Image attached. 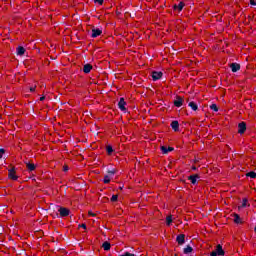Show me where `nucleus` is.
<instances>
[{
	"mask_svg": "<svg viewBox=\"0 0 256 256\" xmlns=\"http://www.w3.org/2000/svg\"><path fill=\"white\" fill-rule=\"evenodd\" d=\"M225 255V251L223 250V246H221V244H218L216 246L215 251H212L210 253V256H223Z\"/></svg>",
	"mask_w": 256,
	"mask_h": 256,
	"instance_id": "nucleus-1",
	"label": "nucleus"
},
{
	"mask_svg": "<svg viewBox=\"0 0 256 256\" xmlns=\"http://www.w3.org/2000/svg\"><path fill=\"white\" fill-rule=\"evenodd\" d=\"M8 177H9V179H12V181H17V179H19V176L17 175V172L15 171V167H12L8 170Z\"/></svg>",
	"mask_w": 256,
	"mask_h": 256,
	"instance_id": "nucleus-2",
	"label": "nucleus"
},
{
	"mask_svg": "<svg viewBox=\"0 0 256 256\" xmlns=\"http://www.w3.org/2000/svg\"><path fill=\"white\" fill-rule=\"evenodd\" d=\"M58 213L60 214V217H69L71 210L66 207H59Z\"/></svg>",
	"mask_w": 256,
	"mask_h": 256,
	"instance_id": "nucleus-3",
	"label": "nucleus"
},
{
	"mask_svg": "<svg viewBox=\"0 0 256 256\" xmlns=\"http://www.w3.org/2000/svg\"><path fill=\"white\" fill-rule=\"evenodd\" d=\"M100 35H103V30L99 28L92 29V34H91L92 39H96V37H100Z\"/></svg>",
	"mask_w": 256,
	"mask_h": 256,
	"instance_id": "nucleus-4",
	"label": "nucleus"
},
{
	"mask_svg": "<svg viewBox=\"0 0 256 256\" xmlns=\"http://www.w3.org/2000/svg\"><path fill=\"white\" fill-rule=\"evenodd\" d=\"M185 100L181 96H176V99L174 100V106L175 107H183V103Z\"/></svg>",
	"mask_w": 256,
	"mask_h": 256,
	"instance_id": "nucleus-5",
	"label": "nucleus"
},
{
	"mask_svg": "<svg viewBox=\"0 0 256 256\" xmlns=\"http://www.w3.org/2000/svg\"><path fill=\"white\" fill-rule=\"evenodd\" d=\"M247 131V124L245 122H241L238 124V133L240 135H243Z\"/></svg>",
	"mask_w": 256,
	"mask_h": 256,
	"instance_id": "nucleus-6",
	"label": "nucleus"
},
{
	"mask_svg": "<svg viewBox=\"0 0 256 256\" xmlns=\"http://www.w3.org/2000/svg\"><path fill=\"white\" fill-rule=\"evenodd\" d=\"M125 105H127V102H125V98H120V101L118 102V108L120 109V111H127Z\"/></svg>",
	"mask_w": 256,
	"mask_h": 256,
	"instance_id": "nucleus-7",
	"label": "nucleus"
},
{
	"mask_svg": "<svg viewBox=\"0 0 256 256\" xmlns=\"http://www.w3.org/2000/svg\"><path fill=\"white\" fill-rule=\"evenodd\" d=\"M197 179H201L199 174L190 175L188 177V181H190V183H192V185H196L197 184Z\"/></svg>",
	"mask_w": 256,
	"mask_h": 256,
	"instance_id": "nucleus-8",
	"label": "nucleus"
},
{
	"mask_svg": "<svg viewBox=\"0 0 256 256\" xmlns=\"http://www.w3.org/2000/svg\"><path fill=\"white\" fill-rule=\"evenodd\" d=\"M174 11H178V13H181L183 11V7H185L184 2H179L178 4H174Z\"/></svg>",
	"mask_w": 256,
	"mask_h": 256,
	"instance_id": "nucleus-9",
	"label": "nucleus"
},
{
	"mask_svg": "<svg viewBox=\"0 0 256 256\" xmlns=\"http://www.w3.org/2000/svg\"><path fill=\"white\" fill-rule=\"evenodd\" d=\"M161 77H163V72H157V71L152 72L153 81H159Z\"/></svg>",
	"mask_w": 256,
	"mask_h": 256,
	"instance_id": "nucleus-10",
	"label": "nucleus"
},
{
	"mask_svg": "<svg viewBox=\"0 0 256 256\" xmlns=\"http://www.w3.org/2000/svg\"><path fill=\"white\" fill-rule=\"evenodd\" d=\"M230 69H231L232 73H237V71H239L241 69V65L238 63H232V64H230Z\"/></svg>",
	"mask_w": 256,
	"mask_h": 256,
	"instance_id": "nucleus-11",
	"label": "nucleus"
},
{
	"mask_svg": "<svg viewBox=\"0 0 256 256\" xmlns=\"http://www.w3.org/2000/svg\"><path fill=\"white\" fill-rule=\"evenodd\" d=\"M176 241L178 245H183L185 243V235L184 234L178 235L176 238Z\"/></svg>",
	"mask_w": 256,
	"mask_h": 256,
	"instance_id": "nucleus-12",
	"label": "nucleus"
},
{
	"mask_svg": "<svg viewBox=\"0 0 256 256\" xmlns=\"http://www.w3.org/2000/svg\"><path fill=\"white\" fill-rule=\"evenodd\" d=\"M171 128L173 129V131L177 132L179 131V121L174 120L171 122Z\"/></svg>",
	"mask_w": 256,
	"mask_h": 256,
	"instance_id": "nucleus-13",
	"label": "nucleus"
},
{
	"mask_svg": "<svg viewBox=\"0 0 256 256\" xmlns=\"http://www.w3.org/2000/svg\"><path fill=\"white\" fill-rule=\"evenodd\" d=\"M233 217H234V223H236L237 225H241L243 223V220L241 219L239 214H233Z\"/></svg>",
	"mask_w": 256,
	"mask_h": 256,
	"instance_id": "nucleus-14",
	"label": "nucleus"
},
{
	"mask_svg": "<svg viewBox=\"0 0 256 256\" xmlns=\"http://www.w3.org/2000/svg\"><path fill=\"white\" fill-rule=\"evenodd\" d=\"M174 149L175 148H173V147H166V146H162L161 147V151H162V153H164V154H167V153H171V151H174Z\"/></svg>",
	"mask_w": 256,
	"mask_h": 256,
	"instance_id": "nucleus-15",
	"label": "nucleus"
},
{
	"mask_svg": "<svg viewBox=\"0 0 256 256\" xmlns=\"http://www.w3.org/2000/svg\"><path fill=\"white\" fill-rule=\"evenodd\" d=\"M93 69V66L91 65V64H86V65H84V67H83V71H84V73H91V70Z\"/></svg>",
	"mask_w": 256,
	"mask_h": 256,
	"instance_id": "nucleus-16",
	"label": "nucleus"
},
{
	"mask_svg": "<svg viewBox=\"0 0 256 256\" xmlns=\"http://www.w3.org/2000/svg\"><path fill=\"white\" fill-rule=\"evenodd\" d=\"M171 223H173V215H169V216L166 217L167 227H171Z\"/></svg>",
	"mask_w": 256,
	"mask_h": 256,
	"instance_id": "nucleus-17",
	"label": "nucleus"
},
{
	"mask_svg": "<svg viewBox=\"0 0 256 256\" xmlns=\"http://www.w3.org/2000/svg\"><path fill=\"white\" fill-rule=\"evenodd\" d=\"M102 248L104 249V251H109L111 249V243H109L108 241L104 242L102 244Z\"/></svg>",
	"mask_w": 256,
	"mask_h": 256,
	"instance_id": "nucleus-18",
	"label": "nucleus"
},
{
	"mask_svg": "<svg viewBox=\"0 0 256 256\" xmlns=\"http://www.w3.org/2000/svg\"><path fill=\"white\" fill-rule=\"evenodd\" d=\"M183 253L184 255H189V253H193V247L188 245L186 248H184Z\"/></svg>",
	"mask_w": 256,
	"mask_h": 256,
	"instance_id": "nucleus-19",
	"label": "nucleus"
},
{
	"mask_svg": "<svg viewBox=\"0 0 256 256\" xmlns=\"http://www.w3.org/2000/svg\"><path fill=\"white\" fill-rule=\"evenodd\" d=\"M17 55H20V56L25 55V48L22 47V46H19V47L17 48Z\"/></svg>",
	"mask_w": 256,
	"mask_h": 256,
	"instance_id": "nucleus-20",
	"label": "nucleus"
},
{
	"mask_svg": "<svg viewBox=\"0 0 256 256\" xmlns=\"http://www.w3.org/2000/svg\"><path fill=\"white\" fill-rule=\"evenodd\" d=\"M188 107H191L192 111H197V109H199V106H197V103L195 102H189Z\"/></svg>",
	"mask_w": 256,
	"mask_h": 256,
	"instance_id": "nucleus-21",
	"label": "nucleus"
},
{
	"mask_svg": "<svg viewBox=\"0 0 256 256\" xmlns=\"http://www.w3.org/2000/svg\"><path fill=\"white\" fill-rule=\"evenodd\" d=\"M26 167H27L28 171H35V169H36V166L31 162L27 163Z\"/></svg>",
	"mask_w": 256,
	"mask_h": 256,
	"instance_id": "nucleus-22",
	"label": "nucleus"
},
{
	"mask_svg": "<svg viewBox=\"0 0 256 256\" xmlns=\"http://www.w3.org/2000/svg\"><path fill=\"white\" fill-rule=\"evenodd\" d=\"M246 177H250V179H255L256 178V173L255 171H250L246 174Z\"/></svg>",
	"mask_w": 256,
	"mask_h": 256,
	"instance_id": "nucleus-23",
	"label": "nucleus"
},
{
	"mask_svg": "<svg viewBox=\"0 0 256 256\" xmlns=\"http://www.w3.org/2000/svg\"><path fill=\"white\" fill-rule=\"evenodd\" d=\"M106 153H107L108 155H112V153H113V147L110 146V145L106 146Z\"/></svg>",
	"mask_w": 256,
	"mask_h": 256,
	"instance_id": "nucleus-24",
	"label": "nucleus"
},
{
	"mask_svg": "<svg viewBox=\"0 0 256 256\" xmlns=\"http://www.w3.org/2000/svg\"><path fill=\"white\" fill-rule=\"evenodd\" d=\"M103 183H105V185H108V183H111V177L109 176H104V180H103Z\"/></svg>",
	"mask_w": 256,
	"mask_h": 256,
	"instance_id": "nucleus-25",
	"label": "nucleus"
},
{
	"mask_svg": "<svg viewBox=\"0 0 256 256\" xmlns=\"http://www.w3.org/2000/svg\"><path fill=\"white\" fill-rule=\"evenodd\" d=\"M210 109H211L212 111H215V113H217V111H219V108L217 107V104H212V105H210Z\"/></svg>",
	"mask_w": 256,
	"mask_h": 256,
	"instance_id": "nucleus-26",
	"label": "nucleus"
},
{
	"mask_svg": "<svg viewBox=\"0 0 256 256\" xmlns=\"http://www.w3.org/2000/svg\"><path fill=\"white\" fill-rule=\"evenodd\" d=\"M117 199H119V196H118V195H113V196L111 197L112 203H115V202L117 201Z\"/></svg>",
	"mask_w": 256,
	"mask_h": 256,
	"instance_id": "nucleus-27",
	"label": "nucleus"
},
{
	"mask_svg": "<svg viewBox=\"0 0 256 256\" xmlns=\"http://www.w3.org/2000/svg\"><path fill=\"white\" fill-rule=\"evenodd\" d=\"M247 203H248L247 198H244L242 200V207H247Z\"/></svg>",
	"mask_w": 256,
	"mask_h": 256,
	"instance_id": "nucleus-28",
	"label": "nucleus"
},
{
	"mask_svg": "<svg viewBox=\"0 0 256 256\" xmlns=\"http://www.w3.org/2000/svg\"><path fill=\"white\" fill-rule=\"evenodd\" d=\"M3 155H5V149H0V159L3 158Z\"/></svg>",
	"mask_w": 256,
	"mask_h": 256,
	"instance_id": "nucleus-29",
	"label": "nucleus"
},
{
	"mask_svg": "<svg viewBox=\"0 0 256 256\" xmlns=\"http://www.w3.org/2000/svg\"><path fill=\"white\" fill-rule=\"evenodd\" d=\"M88 216H89V217H97V214H95V213L89 211V212H88Z\"/></svg>",
	"mask_w": 256,
	"mask_h": 256,
	"instance_id": "nucleus-30",
	"label": "nucleus"
},
{
	"mask_svg": "<svg viewBox=\"0 0 256 256\" xmlns=\"http://www.w3.org/2000/svg\"><path fill=\"white\" fill-rule=\"evenodd\" d=\"M35 89H37V86L30 87V92H31V93H35Z\"/></svg>",
	"mask_w": 256,
	"mask_h": 256,
	"instance_id": "nucleus-31",
	"label": "nucleus"
},
{
	"mask_svg": "<svg viewBox=\"0 0 256 256\" xmlns=\"http://www.w3.org/2000/svg\"><path fill=\"white\" fill-rule=\"evenodd\" d=\"M121 256H135V254H131L129 252H126L125 254L121 255Z\"/></svg>",
	"mask_w": 256,
	"mask_h": 256,
	"instance_id": "nucleus-32",
	"label": "nucleus"
},
{
	"mask_svg": "<svg viewBox=\"0 0 256 256\" xmlns=\"http://www.w3.org/2000/svg\"><path fill=\"white\" fill-rule=\"evenodd\" d=\"M95 3H98V5H103V0H95Z\"/></svg>",
	"mask_w": 256,
	"mask_h": 256,
	"instance_id": "nucleus-33",
	"label": "nucleus"
},
{
	"mask_svg": "<svg viewBox=\"0 0 256 256\" xmlns=\"http://www.w3.org/2000/svg\"><path fill=\"white\" fill-rule=\"evenodd\" d=\"M79 227H81L82 229H87V225L86 224H80Z\"/></svg>",
	"mask_w": 256,
	"mask_h": 256,
	"instance_id": "nucleus-34",
	"label": "nucleus"
},
{
	"mask_svg": "<svg viewBox=\"0 0 256 256\" xmlns=\"http://www.w3.org/2000/svg\"><path fill=\"white\" fill-rule=\"evenodd\" d=\"M63 171H69V166H64Z\"/></svg>",
	"mask_w": 256,
	"mask_h": 256,
	"instance_id": "nucleus-35",
	"label": "nucleus"
},
{
	"mask_svg": "<svg viewBox=\"0 0 256 256\" xmlns=\"http://www.w3.org/2000/svg\"><path fill=\"white\" fill-rule=\"evenodd\" d=\"M250 4L256 5V0H250Z\"/></svg>",
	"mask_w": 256,
	"mask_h": 256,
	"instance_id": "nucleus-36",
	"label": "nucleus"
},
{
	"mask_svg": "<svg viewBox=\"0 0 256 256\" xmlns=\"http://www.w3.org/2000/svg\"><path fill=\"white\" fill-rule=\"evenodd\" d=\"M192 171H197V167L196 166H192Z\"/></svg>",
	"mask_w": 256,
	"mask_h": 256,
	"instance_id": "nucleus-37",
	"label": "nucleus"
},
{
	"mask_svg": "<svg viewBox=\"0 0 256 256\" xmlns=\"http://www.w3.org/2000/svg\"><path fill=\"white\" fill-rule=\"evenodd\" d=\"M40 101H45V96L40 97Z\"/></svg>",
	"mask_w": 256,
	"mask_h": 256,
	"instance_id": "nucleus-38",
	"label": "nucleus"
},
{
	"mask_svg": "<svg viewBox=\"0 0 256 256\" xmlns=\"http://www.w3.org/2000/svg\"><path fill=\"white\" fill-rule=\"evenodd\" d=\"M254 231L256 232V226H255V228H254Z\"/></svg>",
	"mask_w": 256,
	"mask_h": 256,
	"instance_id": "nucleus-39",
	"label": "nucleus"
}]
</instances>
